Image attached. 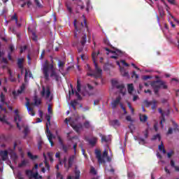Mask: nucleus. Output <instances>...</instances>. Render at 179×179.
Here are the masks:
<instances>
[{"instance_id":"33","label":"nucleus","mask_w":179,"mask_h":179,"mask_svg":"<svg viewBox=\"0 0 179 179\" xmlns=\"http://www.w3.org/2000/svg\"><path fill=\"white\" fill-rule=\"evenodd\" d=\"M158 149L160 150V152H162L164 155H166V149H164V145L163 144V142H162L161 145L158 146Z\"/></svg>"},{"instance_id":"43","label":"nucleus","mask_w":179,"mask_h":179,"mask_svg":"<svg viewBox=\"0 0 179 179\" xmlns=\"http://www.w3.org/2000/svg\"><path fill=\"white\" fill-rule=\"evenodd\" d=\"M164 5L166 6V12L168 13V15H169V16H171V13H170V7H169V5H167V3H166V1H164Z\"/></svg>"},{"instance_id":"3","label":"nucleus","mask_w":179,"mask_h":179,"mask_svg":"<svg viewBox=\"0 0 179 179\" xmlns=\"http://www.w3.org/2000/svg\"><path fill=\"white\" fill-rule=\"evenodd\" d=\"M99 54H100V52L98 51L96 53V52H92V61L94 62V65L95 66V71L93 73H87V76H93L95 79H99L101 78L103 70L99 67V65L97 64V62H96V58L99 56Z\"/></svg>"},{"instance_id":"55","label":"nucleus","mask_w":179,"mask_h":179,"mask_svg":"<svg viewBox=\"0 0 179 179\" xmlns=\"http://www.w3.org/2000/svg\"><path fill=\"white\" fill-rule=\"evenodd\" d=\"M138 141L140 145H145V143H146V141L144 138H139Z\"/></svg>"},{"instance_id":"4","label":"nucleus","mask_w":179,"mask_h":179,"mask_svg":"<svg viewBox=\"0 0 179 179\" xmlns=\"http://www.w3.org/2000/svg\"><path fill=\"white\" fill-rule=\"evenodd\" d=\"M150 85L154 90L155 94L157 96H159L160 89H164V90H167V89H169V86H167L166 81H163L162 80L152 81L151 82Z\"/></svg>"},{"instance_id":"12","label":"nucleus","mask_w":179,"mask_h":179,"mask_svg":"<svg viewBox=\"0 0 179 179\" xmlns=\"http://www.w3.org/2000/svg\"><path fill=\"white\" fill-rule=\"evenodd\" d=\"M57 139L59 141V145H60L62 150L64 152V153H68V150H69L71 145H65L64 143V141H62V138L59 136H57Z\"/></svg>"},{"instance_id":"54","label":"nucleus","mask_w":179,"mask_h":179,"mask_svg":"<svg viewBox=\"0 0 179 179\" xmlns=\"http://www.w3.org/2000/svg\"><path fill=\"white\" fill-rule=\"evenodd\" d=\"M42 146H43V141H38V150H41Z\"/></svg>"},{"instance_id":"15","label":"nucleus","mask_w":179,"mask_h":179,"mask_svg":"<svg viewBox=\"0 0 179 179\" xmlns=\"http://www.w3.org/2000/svg\"><path fill=\"white\" fill-rule=\"evenodd\" d=\"M172 124H173V128L169 127L168 132H167L168 135H171V134H173V131L174 132H179L178 124L177 123H176V122H174V120L172 121Z\"/></svg>"},{"instance_id":"5","label":"nucleus","mask_w":179,"mask_h":179,"mask_svg":"<svg viewBox=\"0 0 179 179\" xmlns=\"http://www.w3.org/2000/svg\"><path fill=\"white\" fill-rule=\"evenodd\" d=\"M45 120H47L48 122L46 123V134L48 136V139L50 143V146H54V141H52V133L50 131V127L48 125H51V116L50 115H46Z\"/></svg>"},{"instance_id":"31","label":"nucleus","mask_w":179,"mask_h":179,"mask_svg":"<svg viewBox=\"0 0 179 179\" xmlns=\"http://www.w3.org/2000/svg\"><path fill=\"white\" fill-rule=\"evenodd\" d=\"M139 118L141 122H146L148 121V115L139 114Z\"/></svg>"},{"instance_id":"34","label":"nucleus","mask_w":179,"mask_h":179,"mask_svg":"<svg viewBox=\"0 0 179 179\" xmlns=\"http://www.w3.org/2000/svg\"><path fill=\"white\" fill-rule=\"evenodd\" d=\"M127 90L129 94H132V92H134V84H128Z\"/></svg>"},{"instance_id":"28","label":"nucleus","mask_w":179,"mask_h":179,"mask_svg":"<svg viewBox=\"0 0 179 179\" xmlns=\"http://www.w3.org/2000/svg\"><path fill=\"white\" fill-rule=\"evenodd\" d=\"M23 62H24V58H18L17 62V65L18 68H23Z\"/></svg>"},{"instance_id":"62","label":"nucleus","mask_w":179,"mask_h":179,"mask_svg":"<svg viewBox=\"0 0 179 179\" xmlns=\"http://www.w3.org/2000/svg\"><path fill=\"white\" fill-rule=\"evenodd\" d=\"M12 94H13V97H17V96H19V94H20L17 93V92L13 91Z\"/></svg>"},{"instance_id":"42","label":"nucleus","mask_w":179,"mask_h":179,"mask_svg":"<svg viewBox=\"0 0 179 179\" xmlns=\"http://www.w3.org/2000/svg\"><path fill=\"white\" fill-rule=\"evenodd\" d=\"M75 178L74 179H79L80 178V171L76 170L75 171Z\"/></svg>"},{"instance_id":"6","label":"nucleus","mask_w":179,"mask_h":179,"mask_svg":"<svg viewBox=\"0 0 179 179\" xmlns=\"http://www.w3.org/2000/svg\"><path fill=\"white\" fill-rule=\"evenodd\" d=\"M95 155L99 164H106V159H104V158L108 156V152H107V150H105L101 156V150L96 149Z\"/></svg>"},{"instance_id":"24","label":"nucleus","mask_w":179,"mask_h":179,"mask_svg":"<svg viewBox=\"0 0 179 179\" xmlns=\"http://www.w3.org/2000/svg\"><path fill=\"white\" fill-rule=\"evenodd\" d=\"M87 141L90 146H96V144L97 143V138L92 137L91 138H89Z\"/></svg>"},{"instance_id":"8","label":"nucleus","mask_w":179,"mask_h":179,"mask_svg":"<svg viewBox=\"0 0 179 179\" xmlns=\"http://www.w3.org/2000/svg\"><path fill=\"white\" fill-rule=\"evenodd\" d=\"M158 111L159 114H161V121H160L161 127L164 128V124H163V122H166V116L170 115V110L163 111V109H162V108H158Z\"/></svg>"},{"instance_id":"2","label":"nucleus","mask_w":179,"mask_h":179,"mask_svg":"<svg viewBox=\"0 0 179 179\" xmlns=\"http://www.w3.org/2000/svg\"><path fill=\"white\" fill-rule=\"evenodd\" d=\"M43 78L46 80H50V78H57V72L55 71V68L54 67V64H50L48 60H46L43 65L42 69Z\"/></svg>"},{"instance_id":"29","label":"nucleus","mask_w":179,"mask_h":179,"mask_svg":"<svg viewBox=\"0 0 179 179\" xmlns=\"http://www.w3.org/2000/svg\"><path fill=\"white\" fill-rule=\"evenodd\" d=\"M26 90V84L22 83V85L20 87V89L17 90V94H22L23 92Z\"/></svg>"},{"instance_id":"39","label":"nucleus","mask_w":179,"mask_h":179,"mask_svg":"<svg viewBox=\"0 0 179 179\" xmlns=\"http://www.w3.org/2000/svg\"><path fill=\"white\" fill-rule=\"evenodd\" d=\"M34 3L39 9H42V8H43V4H41L38 0H34Z\"/></svg>"},{"instance_id":"40","label":"nucleus","mask_w":179,"mask_h":179,"mask_svg":"<svg viewBox=\"0 0 179 179\" xmlns=\"http://www.w3.org/2000/svg\"><path fill=\"white\" fill-rule=\"evenodd\" d=\"M156 139H158L159 141H161L162 137L160 136V134H156L152 136L151 138V141H156Z\"/></svg>"},{"instance_id":"32","label":"nucleus","mask_w":179,"mask_h":179,"mask_svg":"<svg viewBox=\"0 0 179 179\" xmlns=\"http://www.w3.org/2000/svg\"><path fill=\"white\" fill-rule=\"evenodd\" d=\"M30 133V129H29V127H25L23 131V134H24V138H27V136L29 135V134Z\"/></svg>"},{"instance_id":"36","label":"nucleus","mask_w":179,"mask_h":179,"mask_svg":"<svg viewBox=\"0 0 179 179\" xmlns=\"http://www.w3.org/2000/svg\"><path fill=\"white\" fill-rule=\"evenodd\" d=\"M158 10L159 12V16L161 17H163V16H164L165 13H164V9L163 8L162 6H158Z\"/></svg>"},{"instance_id":"1","label":"nucleus","mask_w":179,"mask_h":179,"mask_svg":"<svg viewBox=\"0 0 179 179\" xmlns=\"http://www.w3.org/2000/svg\"><path fill=\"white\" fill-rule=\"evenodd\" d=\"M74 27L76 31L79 33H83V36L80 38V44L82 45L81 48H78V52H82L83 51V48L85 47V44L86 42L90 43V40H92V32L89 29V27L87 26V22L86 20H84V23L80 22H78V26L76 24V20H74Z\"/></svg>"},{"instance_id":"52","label":"nucleus","mask_w":179,"mask_h":179,"mask_svg":"<svg viewBox=\"0 0 179 179\" xmlns=\"http://www.w3.org/2000/svg\"><path fill=\"white\" fill-rule=\"evenodd\" d=\"M121 55H116V54H115V55L110 56V58L112 59H118V57H121Z\"/></svg>"},{"instance_id":"56","label":"nucleus","mask_w":179,"mask_h":179,"mask_svg":"<svg viewBox=\"0 0 179 179\" xmlns=\"http://www.w3.org/2000/svg\"><path fill=\"white\" fill-rule=\"evenodd\" d=\"M71 89V92L69 91V96H71V94H75V91L73 90V86L72 85V84L70 85Z\"/></svg>"},{"instance_id":"64","label":"nucleus","mask_w":179,"mask_h":179,"mask_svg":"<svg viewBox=\"0 0 179 179\" xmlns=\"http://www.w3.org/2000/svg\"><path fill=\"white\" fill-rule=\"evenodd\" d=\"M45 167L47 169V170L50 171V164H48V162H45Z\"/></svg>"},{"instance_id":"26","label":"nucleus","mask_w":179,"mask_h":179,"mask_svg":"<svg viewBox=\"0 0 179 179\" xmlns=\"http://www.w3.org/2000/svg\"><path fill=\"white\" fill-rule=\"evenodd\" d=\"M170 164H171V167L174 169V170L176 173H179V166H176V162H174V160H173V159L171 160Z\"/></svg>"},{"instance_id":"37","label":"nucleus","mask_w":179,"mask_h":179,"mask_svg":"<svg viewBox=\"0 0 179 179\" xmlns=\"http://www.w3.org/2000/svg\"><path fill=\"white\" fill-rule=\"evenodd\" d=\"M103 43L106 45H108L109 47H110V48H113V50H115V48L114 46L111 45V44H110V41H108V39L104 38L103 39Z\"/></svg>"},{"instance_id":"16","label":"nucleus","mask_w":179,"mask_h":179,"mask_svg":"<svg viewBox=\"0 0 179 179\" xmlns=\"http://www.w3.org/2000/svg\"><path fill=\"white\" fill-rule=\"evenodd\" d=\"M104 50L108 51V52H111V54H115L116 55H124V52L119 49L115 48V50H110L108 48H105Z\"/></svg>"},{"instance_id":"22","label":"nucleus","mask_w":179,"mask_h":179,"mask_svg":"<svg viewBox=\"0 0 179 179\" xmlns=\"http://www.w3.org/2000/svg\"><path fill=\"white\" fill-rule=\"evenodd\" d=\"M34 103H31V106H40L41 104V98H38L37 96L34 97Z\"/></svg>"},{"instance_id":"30","label":"nucleus","mask_w":179,"mask_h":179,"mask_svg":"<svg viewBox=\"0 0 179 179\" xmlns=\"http://www.w3.org/2000/svg\"><path fill=\"white\" fill-rule=\"evenodd\" d=\"M27 164H29V159H24L18 164V167L20 169L24 167V166H27Z\"/></svg>"},{"instance_id":"35","label":"nucleus","mask_w":179,"mask_h":179,"mask_svg":"<svg viewBox=\"0 0 179 179\" xmlns=\"http://www.w3.org/2000/svg\"><path fill=\"white\" fill-rule=\"evenodd\" d=\"M27 156L31 159V160H36V159H38V155H33L30 152H27Z\"/></svg>"},{"instance_id":"19","label":"nucleus","mask_w":179,"mask_h":179,"mask_svg":"<svg viewBox=\"0 0 179 179\" xmlns=\"http://www.w3.org/2000/svg\"><path fill=\"white\" fill-rule=\"evenodd\" d=\"M79 92H80V80L78 79L77 80V91L76 92V96L78 99V100H82V96H80V94H79Z\"/></svg>"},{"instance_id":"21","label":"nucleus","mask_w":179,"mask_h":179,"mask_svg":"<svg viewBox=\"0 0 179 179\" xmlns=\"http://www.w3.org/2000/svg\"><path fill=\"white\" fill-rule=\"evenodd\" d=\"M14 113L15 114V117H14V122H20V121H22V117H20V115H19V110L17 109L14 110Z\"/></svg>"},{"instance_id":"63","label":"nucleus","mask_w":179,"mask_h":179,"mask_svg":"<svg viewBox=\"0 0 179 179\" xmlns=\"http://www.w3.org/2000/svg\"><path fill=\"white\" fill-rule=\"evenodd\" d=\"M26 5L27 6V8H30L31 5H33V3H31V1H28L27 2H26Z\"/></svg>"},{"instance_id":"60","label":"nucleus","mask_w":179,"mask_h":179,"mask_svg":"<svg viewBox=\"0 0 179 179\" xmlns=\"http://www.w3.org/2000/svg\"><path fill=\"white\" fill-rule=\"evenodd\" d=\"M127 106H128L129 110H131V113H134V108H132V105H131V103L129 102L127 103Z\"/></svg>"},{"instance_id":"57","label":"nucleus","mask_w":179,"mask_h":179,"mask_svg":"<svg viewBox=\"0 0 179 179\" xmlns=\"http://www.w3.org/2000/svg\"><path fill=\"white\" fill-rule=\"evenodd\" d=\"M11 20H15V23H17V16L16 15V14H14L11 17Z\"/></svg>"},{"instance_id":"48","label":"nucleus","mask_w":179,"mask_h":179,"mask_svg":"<svg viewBox=\"0 0 179 179\" xmlns=\"http://www.w3.org/2000/svg\"><path fill=\"white\" fill-rule=\"evenodd\" d=\"M8 48L10 50V52H11V54L13 52V51H15V46H13L12 44L9 45Z\"/></svg>"},{"instance_id":"49","label":"nucleus","mask_w":179,"mask_h":179,"mask_svg":"<svg viewBox=\"0 0 179 179\" xmlns=\"http://www.w3.org/2000/svg\"><path fill=\"white\" fill-rule=\"evenodd\" d=\"M27 50V45H24L23 47L20 48V54H22L24 51H26Z\"/></svg>"},{"instance_id":"59","label":"nucleus","mask_w":179,"mask_h":179,"mask_svg":"<svg viewBox=\"0 0 179 179\" xmlns=\"http://www.w3.org/2000/svg\"><path fill=\"white\" fill-rule=\"evenodd\" d=\"M48 111L49 114H52V108H51V105H48Z\"/></svg>"},{"instance_id":"38","label":"nucleus","mask_w":179,"mask_h":179,"mask_svg":"<svg viewBox=\"0 0 179 179\" xmlns=\"http://www.w3.org/2000/svg\"><path fill=\"white\" fill-rule=\"evenodd\" d=\"M71 107H73V109L74 111H76V106L78 105V101H71L70 103Z\"/></svg>"},{"instance_id":"44","label":"nucleus","mask_w":179,"mask_h":179,"mask_svg":"<svg viewBox=\"0 0 179 179\" xmlns=\"http://www.w3.org/2000/svg\"><path fill=\"white\" fill-rule=\"evenodd\" d=\"M66 7L67 8L68 12H69V13H72V7H71V5H69L68 2H66Z\"/></svg>"},{"instance_id":"13","label":"nucleus","mask_w":179,"mask_h":179,"mask_svg":"<svg viewBox=\"0 0 179 179\" xmlns=\"http://www.w3.org/2000/svg\"><path fill=\"white\" fill-rule=\"evenodd\" d=\"M25 100L27 101L25 106L29 114L30 115H32V117H34V115H36V113H34V110L33 109V108L30 106L31 105V103H30V100L27 97L25 98Z\"/></svg>"},{"instance_id":"17","label":"nucleus","mask_w":179,"mask_h":179,"mask_svg":"<svg viewBox=\"0 0 179 179\" xmlns=\"http://www.w3.org/2000/svg\"><path fill=\"white\" fill-rule=\"evenodd\" d=\"M118 104L121 105V96H117L115 99V100L113 101V102L111 103L112 108L113 110H115V108H117V106H118Z\"/></svg>"},{"instance_id":"50","label":"nucleus","mask_w":179,"mask_h":179,"mask_svg":"<svg viewBox=\"0 0 179 179\" xmlns=\"http://www.w3.org/2000/svg\"><path fill=\"white\" fill-rule=\"evenodd\" d=\"M131 78H135V79H138L139 78V76L136 74V71H134L132 72Z\"/></svg>"},{"instance_id":"7","label":"nucleus","mask_w":179,"mask_h":179,"mask_svg":"<svg viewBox=\"0 0 179 179\" xmlns=\"http://www.w3.org/2000/svg\"><path fill=\"white\" fill-rule=\"evenodd\" d=\"M75 162V155H71L68 159V164L66 157H64L63 164H64V169L68 171L69 169L73 166V163Z\"/></svg>"},{"instance_id":"11","label":"nucleus","mask_w":179,"mask_h":179,"mask_svg":"<svg viewBox=\"0 0 179 179\" xmlns=\"http://www.w3.org/2000/svg\"><path fill=\"white\" fill-rule=\"evenodd\" d=\"M111 83L113 87L117 89L120 91V93H122V90H124V89L125 88V85H124V84H120V83H118V81L115 80H112Z\"/></svg>"},{"instance_id":"46","label":"nucleus","mask_w":179,"mask_h":179,"mask_svg":"<svg viewBox=\"0 0 179 179\" xmlns=\"http://www.w3.org/2000/svg\"><path fill=\"white\" fill-rule=\"evenodd\" d=\"M84 128H86L87 129H89L90 128V122L89 121H85L83 124Z\"/></svg>"},{"instance_id":"47","label":"nucleus","mask_w":179,"mask_h":179,"mask_svg":"<svg viewBox=\"0 0 179 179\" xmlns=\"http://www.w3.org/2000/svg\"><path fill=\"white\" fill-rule=\"evenodd\" d=\"M58 66H59V68H64V66H65V62L59 60Z\"/></svg>"},{"instance_id":"27","label":"nucleus","mask_w":179,"mask_h":179,"mask_svg":"<svg viewBox=\"0 0 179 179\" xmlns=\"http://www.w3.org/2000/svg\"><path fill=\"white\" fill-rule=\"evenodd\" d=\"M0 121L1 122H5L7 125H10V123L6 121V116L5 115H1L0 112Z\"/></svg>"},{"instance_id":"53","label":"nucleus","mask_w":179,"mask_h":179,"mask_svg":"<svg viewBox=\"0 0 179 179\" xmlns=\"http://www.w3.org/2000/svg\"><path fill=\"white\" fill-rule=\"evenodd\" d=\"M57 179H64V176L61 174V173H57Z\"/></svg>"},{"instance_id":"51","label":"nucleus","mask_w":179,"mask_h":179,"mask_svg":"<svg viewBox=\"0 0 179 179\" xmlns=\"http://www.w3.org/2000/svg\"><path fill=\"white\" fill-rule=\"evenodd\" d=\"M0 99L1 103H5V95L2 92L1 94Z\"/></svg>"},{"instance_id":"14","label":"nucleus","mask_w":179,"mask_h":179,"mask_svg":"<svg viewBox=\"0 0 179 179\" xmlns=\"http://www.w3.org/2000/svg\"><path fill=\"white\" fill-rule=\"evenodd\" d=\"M144 104L145 107L149 108L151 106L152 110H156V108L157 107V101L152 100V101H149L148 100L144 101Z\"/></svg>"},{"instance_id":"18","label":"nucleus","mask_w":179,"mask_h":179,"mask_svg":"<svg viewBox=\"0 0 179 179\" xmlns=\"http://www.w3.org/2000/svg\"><path fill=\"white\" fill-rule=\"evenodd\" d=\"M0 160H3V162L8 160V150L0 151Z\"/></svg>"},{"instance_id":"25","label":"nucleus","mask_w":179,"mask_h":179,"mask_svg":"<svg viewBox=\"0 0 179 179\" xmlns=\"http://www.w3.org/2000/svg\"><path fill=\"white\" fill-rule=\"evenodd\" d=\"M120 73L122 76H124V78H129V73L124 68H120Z\"/></svg>"},{"instance_id":"41","label":"nucleus","mask_w":179,"mask_h":179,"mask_svg":"<svg viewBox=\"0 0 179 179\" xmlns=\"http://www.w3.org/2000/svg\"><path fill=\"white\" fill-rule=\"evenodd\" d=\"M169 3H171V5H174L175 6H178V3H177V1L176 0H167Z\"/></svg>"},{"instance_id":"10","label":"nucleus","mask_w":179,"mask_h":179,"mask_svg":"<svg viewBox=\"0 0 179 179\" xmlns=\"http://www.w3.org/2000/svg\"><path fill=\"white\" fill-rule=\"evenodd\" d=\"M26 176L28 177L29 179L34 178V179H40L43 178V176L38 175V172L33 173L31 170H26L25 171Z\"/></svg>"},{"instance_id":"20","label":"nucleus","mask_w":179,"mask_h":179,"mask_svg":"<svg viewBox=\"0 0 179 179\" xmlns=\"http://www.w3.org/2000/svg\"><path fill=\"white\" fill-rule=\"evenodd\" d=\"M109 124L110 125H111V127H113L114 128H117V127H120V125H121V123L118 120H110L109 122Z\"/></svg>"},{"instance_id":"61","label":"nucleus","mask_w":179,"mask_h":179,"mask_svg":"<svg viewBox=\"0 0 179 179\" xmlns=\"http://www.w3.org/2000/svg\"><path fill=\"white\" fill-rule=\"evenodd\" d=\"M101 142H106V143L108 142V140H107V137H106V136H103L101 137Z\"/></svg>"},{"instance_id":"58","label":"nucleus","mask_w":179,"mask_h":179,"mask_svg":"<svg viewBox=\"0 0 179 179\" xmlns=\"http://www.w3.org/2000/svg\"><path fill=\"white\" fill-rule=\"evenodd\" d=\"M148 79H152V76H143V80H148Z\"/></svg>"},{"instance_id":"45","label":"nucleus","mask_w":179,"mask_h":179,"mask_svg":"<svg viewBox=\"0 0 179 179\" xmlns=\"http://www.w3.org/2000/svg\"><path fill=\"white\" fill-rule=\"evenodd\" d=\"M90 173L91 174H93L94 176H96V174H97V171H96V169L93 166H91Z\"/></svg>"},{"instance_id":"9","label":"nucleus","mask_w":179,"mask_h":179,"mask_svg":"<svg viewBox=\"0 0 179 179\" xmlns=\"http://www.w3.org/2000/svg\"><path fill=\"white\" fill-rule=\"evenodd\" d=\"M41 95L42 97H45V99H48L51 96V89L50 87L47 86L46 87L42 86V91L41 92Z\"/></svg>"},{"instance_id":"23","label":"nucleus","mask_w":179,"mask_h":179,"mask_svg":"<svg viewBox=\"0 0 179 179\" xmlns=\"http://www.w3.org/2000/svg\"><path fill=\"white\" fill-rule=\"evenodd\" d=\"M71 127H73L76 132H79V131L83 128L82 124H73V123H71Z\"/></svg>"}]
</instances>
